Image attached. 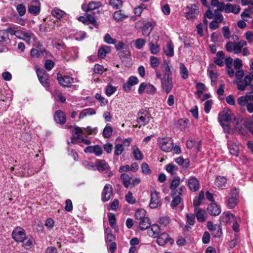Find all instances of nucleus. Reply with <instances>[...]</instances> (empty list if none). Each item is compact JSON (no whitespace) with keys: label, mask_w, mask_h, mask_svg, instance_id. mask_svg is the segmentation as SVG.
Returning <instances> with one entry per match:
<instances>
[{"label":"nucleus","mask_w":253,"mask_h":253,"mask_svg":"<svg viewBox=\"0 0 253 253\" xmlns=\"http://www.w3.org/2000/svg\"><path fill=\"white\" fill-rule=\"evenodd\" d=\"M104 39V41L109 44H114L116 42V40L112 38L108 34L105 35Z\"/></svg>","instance_id":"nucleus-62"},{"label":"nucleus","mask_w":253,"mask_h":253,"mask_svg":"<svg viewBox=\"0 0 253 253\" xmlns=\"http://www.w3.org/2000/svg\"><path fill=\"white\" fill-rule=\"evenodd\" d=\"M187 8L189 9V11L185 13V16L187 19H193L199 14V11L196 4H190Z\"/></svg>","instance_id":"nucleus-12"},{"label":"nucleus","mask_w":253,"mask_h":253,"mask_svg":"<svg viewBox=\"0 0 253 253\" xmlns=\"http://www.w3.org/2000/svg\"><path fill=\"white\" fill-rule=\"evenodd\" d=\"M21 242L23 243V246L26 249H30L32 247L33 244V240L31 239H25L23 240V241Z\"/></svg>","instance_id":"nucleus-57"},{"label":"nucleus","mask_w":253,"mask_h":253,"mask_svg":"<svg viewBox=\"0 0 253 253\" xmlns=\"http://www.w3.org/2000/svg\"><path fill=\"white\" fill-rule=\"evenodd\" d=\"M194 212L199 221H204L207 219V213L205 211L200 208H194Z\"/></svg>","instance_id":"nucleus-18"},{"label":"nucleus","mask_w":253,"mask_h":253,"mask_svg":"<svg viewBox=\"0 0 253 253\" xmlns=\"http://www.w3.org/2000/svg\"><path fill=\"white\" fill-rule=\"evenodd\" d=\"M149 48L152 54H157L160 51V48L157 44L150 43Z\"/></svg>","instance_id":"nucleus-45"},{"label":"nucleus","mask_w":253,"mask_h":253,"mask_svg":"<svg viewBox=\"0 0 253 253\" xmlns=\"http://www.w3.org/2000/svg\"><path fill=\"white\" fill-rule=\"evenodd\" d=\"M146 43V40L139 38L137 39L135 41V47L138 49H140Z\"/></svg>","instance_id":"nucleus-44"},{"label":"nucleus","mask_w":253,"mask_h":253,"mask_svg":"<svg viewBox=\"0 0 253 253\" xmlns=\"http://www.w3.org/2000/svg\"><path fill=\"white\" fill-rule=\"evenodd\" d=\"M212 102L211 100L206 101L204 105V110L206 113H209L211 110Z\"/></svg>","instance_id":"nucleus-61"},{"label":"nucleus","mask_w":253,"mask_h":253,"mask_svg":"<svg viewBox=\"0 0 253 253\" xmlns=\"http://www.w3.org/2000/svg\"><path fill=\"white\" fill-rule=\"evenodd\" d=\"M247 45V42L241 40L238 42H228L225 45L226 49L228 52H234L235 54H239L242 48Z\"/></svg>","instance_id":"nucleus-2"},{"label":"nucleus","mask_w":253,"mask_h":253,"mask_svg":"<svg viewBox=\"0 0 253 253\" xmlns=\"http://www.w3.org/2000/svg\"><path fill=\"white\" fill-rule=\"evenodd\" d=\"M181 202V198L179 195L174 197L171 202L170 206L172 208L176 207Z\"/></svg>","instance_id":"nucleus-52"},{"label":"nucleus","mask_w":253,"mask_h":253,"mask_svg":"<svg viewBox=\"0 0 253 253\" xmlns=\"http://www.w3.org/2000/svg\"><path fill=\"white\" fill-rule=\"evenodd\" d=\"M208 228L211 232V235L215 237H219L222 234L221 225L219 224H213V222H208Z\"/></svg>","instance_id":"nucleus-6"},{"label":"nucleus","mask_w":253,"mask_h":253,"mask_svg":"<svg viewBox=\"0 0 253 253\" xmlns=\"http://www.w3.org/2000/svg\"><path fill=\"white\" fill-rule=\"evenodd\" d=\"M133 155L135 160H142L143 158V155L138 147L134 145L132 148Z\"/></svg>","instance_id":"nucleus-31"},{"label":"nucleus","mask_w":253,"mask_h":253,"mask_svg":"<svg viewBox=\"0 0 253 253\" xmlns=\"http://www.w3.org/2000/svg\"><path fill=\"white\" fill-rule=\"evenodd\" d=\"M207 211L209 213L213 216L218 215L221 212L220 207L214 203L209 205Z\"/></svg>","instance_id":"nucleus-16"},{"label":"nucleus","mask_w":253,"mask_h":253,"mask_svg":"<svg viewBox=\"0 0 253 253\" xmlns=\"http://www.w3.org/2000/svg\"><path fill=\"white\" fill-rule=\"evenodd\" d=\"M228 149L231 155L238 156L239 155V147L235 143L231 142L228 144Z\"/></svg>","instance_id":"nucleus-27"},{"label":"nucleus","mask_w":253,"mask_h":253,"mask_svg":"<svg viewBox=\"0 0 253 253\" xmlns=\"http://www.w3.org/2000/svg\"><path fill=\"white\" fill-rule=\"evenodd\" d=\"M109 229L107 228L105 229V233L107 234L106 241L109 242H113L115 240V237L114 235L109 232Z\"/></svg>","instance_id":"nucleus-58"},{"label":"nucleus","mask_w":253,"mask_h":253,"mask_svg":"<svg viewBox=\"0 0 253 253\" xmlns=\"http://www.w3.org/2000/svg\"><path fill=\"white\" fill-rule=\"evenodd\" d=\"M227 182V179L224 176H217L215 180V184L218 187H223L225 186Z\"/></svg>","instance_id":"nucleus-34"},{"label":"nucleus","mask_w":253,"mask_h":253,"mask_svg":"<svg viewBox=\"0 0 253 253\" xmlns=\"http://www.w3.org/2000/svg\"><path fill=\"white\" fill-rule=\"evenodd\" d=\"M101 6V3L99 1H92L89 3L86 9L84 10L86 12H89L95 10Z\"/></svg>","instance_id":"nucleus-33"},{"label":"nucleus","mask_w":253,"mask_h":253,"mask_svg":"<svg viewBox=\"0 0 253 253\" xmlns=\"http://www.w3.org/2000/svg\"><path fill=\"white\" fill-rule=\"evenodd\" d=\"M28 11L29 13L37 15L41 11V3L38 0H34L28 5Z\"/></svg>","instance_id":"nucleus-8"},{"label":"nucleus","mask_w":253,"mask_h":253,"mask_svg":"<svg viewBox=\"0 0 253 253\" xmlns=\"http://www.w3.org/2000/svg\"><path fill=\"white\" fill-rule=\"evenodd\" d=\"M160 228L157 224H153L151 225L148 228V234L153 238H157L160 234Z\"/></svg>","instance_id":"nucleus-17"},{"label":"nucleus","mask_w":253,"mask_h":253,"mask_svg":"<svg viewBox=\"0 0 253 253\" xmlns=\"http://www.w3.org/2000/svg\"><path fill=\"white\" fill-rule=\"evenodd\" d=\"M16 9L20 16H22L25 14L26 7L23 4H18L16 6Z\"/></svg>","instance_id":"nucleus-49"},{"label":"nucleus","mask_w":253,"mask_h":253,"mask_svg":"<svg viewBox=\"0 0 253 253\" xmlns=\"http://www.w3.org/2000/svg\"><path fill=\"white\" fill-rule=\"evenodd\" d=\"M235 119L233 114L227 108H225L218 115V121L220 123H229L235 120Z\"/></svg>","instance_id":"nucleus-3"},{"label":"nucleus","mask_w":253,"mask_h":253,"mask_svg":"<svg viewBox=\"0 0 253 253\" xmlns=\"http://www.w3.org/2000/svg\"><path fill=\"white\" fill-rule=\"evenodd\" d=\"M154 26V25L152 22H147L142 28L143 35L146 37L149 36Z\"/></svg>","instance_id":"nucleus-24"},{"label":"nucleus","mask_w":253,"mask_h":253,"mask_svg":"<svg viewBox=\"0 0 253 253\" xmlns=\"http://www.w3.org/2000/svg\"><path fill=\"white\" fill-rule=\"evenodd\" d=\"M38 79L42 84L45 87H48L50 85L49 75L43 69L38 68L36 71Z\"/></svg>","instance_id":"nucleus-5"},{"label":"nucleus","mask_w":253,"mask_h":253,"mask_svg":"<svg viewBox=\"0 0 253 253\" xmlns=\"http://www.w3.org/2000/svg\"><path fill=\"white\" fill-rule=\"evenodd\" d=\"M204 198V192L200 191L198 197H196L193 201L194 208H197L201 205L202 201Z\"/></svg>","instance_id":"nucleus-30"},{"label":"nucleus","mask_w":253,"mask_h":253,"mask_svg":"<svg viewBox=\"0 0 253 253\" xmlns=\"http://www.w3.org/2000/svg\"><path fill=\"white\" fill-rule=\"evenodd\" d=\"M51 14L53 16L60 19L65 15L66 13L64 11L57 7H55L51 10Z\"/></svg>","instance_id":"nucleus-32"},{"label":"nucleus","mask_w":253,"mask_h":253,"mask_svg":"<svg viewBox=\"0 0 253 253\" xmlns=\"http://www.w3.org/2000/svg\"><path fill=\"white\" fill-rule=\"evenodd\" d=\"M180 178L179 177L173 179L170 185L169 188L171 190V195L172 196L176 195L175 189L179 185Z\"/></svg>","instance_id":"nucleus-26"},{"label":"nucleus","mask_w":253,"mask_h":253,"mask_svg":"<svg viewBox=\"0 0 253 253\" xmlns=\"http://www.w3.org/2000/svg\"><path fill=\"white\" fill-rule=\"evenodd\" d=\"M161 204L159 193L156 190L151 191V200L149 204L151 208H157Z\"/></svg>","instance_id":"nucleus-9"},{"label":"nucleus","mask_w":253,"mask_h":253,"mask_svg":"<svg viewBox=\"0 0 253 253\" xmlns=\"http://www.w3.org/2000/svg\"><path fill=\"white\" fill-rule=\"evenodd\" d=\"M157 237V242L160 246H163L168 242H169L170 244L173 243V240L166 233L159 234Z\"/></svg>","instance_id":"nucleus-14"},{"label":"nucleus","mask_w":253,"mask_h":253,"mask_svg":"<svg viewBox=\"0 0 253 253\" xmlns=\"http://www.w3.org/2000/svg\"><path fill=\"white\" fill-rule=\"evenodd\" d=\"M124 151L123 144H116L115 146L114 154L117 156L121 155Z\"/></svg>","instance_id":"nucleus-46"},{"label":"nucleus","mask_w":253,"mask_h":253,"mask_svg":"<svg viewBox=\"0 0 253 253\" xmlns=\"http://www.w3.org/2000/svg\"><path fill=\"white\" fill-rule=\"evenodd\" d=\"M224 58V54L222 51H219L216 53V57L214 58V63L217 65L222 67L224 66V62L222 61Z\"/></svg>","instance_id":"nucleus-25"},{"label":"nucleus","mask_w":253,"mask_h":253,"mask_svg":"<svg viewBox=\"0 0 253 253\" xmlns=\"http://www.w3.org/2000/svg\"><path fill=\"white\" fill-rule=\"evenodd\" d=\"M150 114L146 113L144 116H140L137 119L138 125L136 126H138L139 128L141 126H144L150 121Z\"/></svg>","instance_id":"nucleus-21"},{"label":"nucleus","mask_w":253,"mask_h":253,"mask_svg":"<svg viewBox=\"0 0 253 253\" xmlns=\"http://www.w3.org/2000/svg\"><path fill=\"white\" fill-rule=\"evenodd\" d=\"M222 217H223V219L226 220L225 221H228L230 220L237 221L238 220L240 221L241 220L239 216L235 217L233 214L228 212L223 213Z\"/></svg>","instance_id":"nucleus-28"},{"label":"nucleus","mask_w":253,"mask_h":253,"mask_svg":"<svg viewBox=\"0 0 253 253\" xmlns=\"http://www.w3.org/2000/svg\"><path fill=\"white\" fill-rule=\"evenodd\" d=\"M239 243V234L235 233L234 238L230 241L229 243V247L230 248L233 249Z\"/></svg>","instance_id":"nucleus-47"},{"label":"nucleus","mask_w":253,"mask_h":253,"mask_svg":"<svg viewBox=\"0 0 253 253\" xmlns=\"http://www.w3.org/2000/svg\"><path fill=\"white\" fill-rule=\"evenodd\" d=\"M164 66L165 68V74L164 77L162 79V88L164 91L166 92L167 93H169L170 92L173 87L171 72L167 63H165Z\"/></svg>","instance_id":"nucleus-1"},{"label":"nucleus","mask_w":253,"mask_h":253,"mask_svg":"<svg viewBox=\"0 0 253 253\" xmlns=\"http://www.w3.org/2000/svg\"><path fill=\"white\" fill-rule=\"evenodd\" d=\"M161 150L166 152H170L173 148V142L169 137L160 138L158 139Z\"/></svg>","instance_id":"nucleus-4"},{"label":"nucleus","mask_w":253,"mask_h":253,"mask_svg":"<svg viewBox=\"0 0 253 253\" xmlns=\"http://www.w3.org/2000/svg\"><path fill=\"white\" fill-rule=\"evenodd\" d=\"M146 8L145 5L142 3L140 5H139L138 7H135L134 9V13L135 14V15L137 16H140L143 9H144Z\"/></svg>","instance_id":"nucleus-51"},{"label":"nucleus","mask_w":253,"mask_h":253,"mask_svg":"<svg viewBox=\"0 0 253 253\" xmlns=\"http://www.w3.org/2000/svg\"><path fill=\"white\" fill-rule=\"evenodd\" d=\"M113 195V187L111 185L107 184L104 187L102 192V200L103 202L109 201Z\"/></svg>","instance_id":"nucleus-7"},{"label":"nucleus","mask_w":253,"mask_h":253,"mask_svg":"<svg viewBox=\"0 0 253 253\" xmlns=\"http://www.w3.org/2000/svg\"><path fill=\"white\" fill-rule=\"evenodd\" d=\"M12 238L16 242H22L25 238L24 230L20 227L16 228L12 232Z\"/></svg>","instance_id":"nucleus-10"},{"label":"nucleus","mask_w":253,"mask_h":253,"mask_svg":"<svg viewBox=\"0 0 253 253\" xmlns=\"http://www.w3.org/2000/svg\"><path fill=\"white\" fill-rule=\"evenodd\" d=\"M95 114L96 112L94 109L91 108H88L85 109H84L81 111L79 116V118L81 119L87 116L93 115Z\"/></svg>","instance_id":"nucleus-29"},{"label":"nucleus","mask_w":253,"mask_h":253,"mask_svg":"<svg viewBox=\"0 0 253 253\" xmlns=\"http://www.w3.org/2000/svg\"><path fill=\"white\" fill-rule=\"evenodd\" d=\"M95 98L100 102L102 105H106L108 103L107 100L102 97L100 94L96 93L95 94Z\"/></svg>","instance_id":"nucleus-59"},{"label":"nucleus","mask_w":253,"mask_h":253,"mask_svg":"<svg viewBox=\"0 0 253 253\" xmlns=\"http://www.w3.org/2000/svg\"><path fill=\"white\" fill-rule=\"evenodd\" d=\"M227 206L230 209L235 208L237 205V199L235 197H231L227 201Z\"/></svg>","instance_id":"nucleus-48"},{"label":"nucleus","mask_w":253,"mask_h":253,"mask_svg":"<svg viewBox=\"0 0 253 253\" xmlns=\"http://www.w3.org/2000/svg\"><path fill=\"white\" fill-rule=\"evenodd\" d=\"M142 171L143 173L146 174H149L151 172V170L150 169L149 166L146 163H143L141 165Z\"/></svg>","instance_id":"nucleus-55"},{"label":"nucleus","mask_w":253,"mask_h":253,"mask_svg":"<svg viewBox=\"0 0 253 253\" xmlns=\"http://www.w3.org/2000/svg\"><path fill=\"white\" fill-rule=\"evenodd\" d=\"M252 79L250 76H246L243 80H240L236 82L238 89L240 90H245L247 86L250 85Z\"/></svg>","instance_id":"nucleus-13"},{"label":"nucleus","mask_w":253,"mask_h":253,"mask_svg":"<svg viewBox=\"0 0 253 253\" xmlns=\"http://www.w3.org/2000/svg\"><path fill=\"white\" fill-rule=\"evenodd\" d=\"M109 4L114 8L119 9L123 5V1L122 0H110Z\"/></svg>","instance_id":"nucleus-42"},{"label":"nucleus","mask_w":253,"mask_h":253,"mask_svg":"<svg viewBox=\"0 0 253 253\" xmlns=\"http://www.w3.org/2000/svg\"><path fill=\"white\" fill-rule=\"evenodd\" d=\"M188 120L187 119H181L178 121L177 125L178 126L181 130L185 129L187 127L188 125Z\"/></svg>","instance_id":"nucleus-53"},{"label":"nucleus","mask_w":253,"mask_h":253,"mask_svg":"<svg viewBox=\"0 0 253 253\" xmlns=\"http://www.w3.org/2000/svg\"><path fill=\"white\" fill-rule=\"evenodd\" d=\"M164 52L167 56L171 57L173 55V45L170 42H169L167 43L166 46L164 49Z\"/></svg>","instance_id":"nucleus-35"},{"label":"nucleus","mask_w":253,"mask_h":253,"mask_svg":"<svg viewBox=\"0 0 253 253\" xmlns=\"http://www.w3.org/2000/svg\"><path fill=\"white\" fill-rule=\"evenodd\" d=\"M97 169L100 172L110 170V167L107 163L104 160H99L96 162Z\"/></svg>","instance_id":"nucleus-19"},{"label":"nucleus","mask_w":253,"mask_h":253,"mask_svg":"<svg viewBox=\"0 0 253 253\" xmlns=\"http://www.w3.org/2000/svg\"><path fill=\"white\" fill-rule=\"evenodd\" d=\"M54 120L57 123L63 125L65 123L66 119L64 113L59 110L55 113Z\"/></svg>","instance_id":"nucleus-22"},{"label":"nucleus","mask_w":253,"mask_h":253,"mask_svg":"<svg viewBox=\"0 0 253 253\" xmlns=\"http://www.w3.org/2000/svg\"><path fill=\"white\" fill-rule=\"evenodd\" d=\"M126 200L130 204H134L135 202V199L133 197L132 193L130 191L126 195Z\"/></svg>","instance_id":"nucleus-60"},{"label":"nucleus","mask_w":253,"mask_h":253,"mask_svg":"<svg viewBox=\"0 0 253 253\" xmlns=\"http://www.w3.org/2000/svg\"><path fill=\"white\" fill-rule=\"evenodd\" d=\"M121 179H122L124 186L127 188L130 185V177L127 173H122L121 175Z\"/></svg>","instance_id":"nucleus-36"},{"label":"nucleus","mask_w":253,"mask_h":253,"mask_svg":"<svg viewBox=\"0 0 253 253\" xmlns=\"http://www.w3.org/2000/svg\"><path fill=\"white\" fill-rule=\"evenodd\" d=\"M35 38V35L34 34L30 32H27L26 31H24L22 40H24L28 43H30L31 40Z\"/></svg>","instance_id":"nucleus-37"},{"label":"nucleus","mask_w":253,"mask_h":253,"mask_svg":"<svg viewBox=\"0 0 253 253\" xmlns=\"http://www.w3.org/2000/svg\"><path fill=\"white\" fill-rule=\"evenodd\" d=\"M110 51V47L107 46L101 47L98 51V56L100 58H104L107 53Z\"/></svg>","instance_id":"nucleus-38"},{"label":"nucleus","mask_w":253,"mask_h":253,"mask_svg":"<svg viewBox=\"0 0 253 253\" xmlns=\"http://www.w3.org/2000/svg\"><path fill=\"white\" fill-rule=\"evenodd\" d=\"M188 185L189 189L193 191H197L199 188V182L197 178L194 176H191L188 180Z\"/></svg>","instance_id":"nucleus-15"},{"label":"nucleus","mask_w":253,"mask_h":253,"mask_svg":"<svg viewBox=\"0 0 253 253\" xmlns=\"http://www.w3.org/2000/svg\"><path fill=\"white\" fill-rule=\"evenodd\" d=\"M150 64L153 68L158 67L160 64L159 58L155 56H151L150 57Z\"/></svg>","instance_id":"nucleus-54"},{"label":"nucleus","mask_w":253,"mask_h":253,"mask_svg":"<svg viewBox=\"0 0 253 253\" xmlns=\"http://www.w3.org/2000/svg\"><path fill=\"white\" fill-rule=\"evenodd\" d=\"M113 129L110 126L107 125L104 128L103 131V135L104 138H110L112 134Z\"/></svg>","instance_id":"nucleus-39"},{"label":"nucleus","mask_w":253,"mask_h":253,"mask_svg":"<svg viewBox=\"0 0 253 253\" xmlns=\"http://www.w3.org/2000/svg\"><path fill=\"white\" fill-rule=\"evenodd\" d=\"M240 9V7L238 5H233L231 3H227L225 5V11L227 13L232 12L234 14H238Z\"/></svg>","instance_id":"nucleus-23"},{"label":"nucleus","mask_w":253,"mask_h":253,"mask_svg":"<svg viewBox=\"0 0 253 253\" xmlns=\"http://www.w3.org/2000/svg\"><path fill=\"white\" fill-rule=\"evenodd\" d=\"M113 17L117 21H121L127 17L122 10H118L115 12L113 14Z\"/></svg>","instance_id":"nucleus-40"},{"label":"nucleus","mask_w":253,"mask_h":253,"mask_svg":"<svg viewBox=\"0 0 253 253\" xmlns=\"http://www.w3.org/2000/svg\"><path fill=\"white\" fill-rule=\"evenodd\" d=\"M180 73L183 79H186L188 77V72L185 65L181 63H180Z\"/></svg>","instance_id":"nucleus-41"},{"label":"nucleus","mask_w":253,"mask_h":253,"mask_svg":"<svg viewBox=\"0 0 253 253\" xmlns=\"http://www.w3.org/2000/svg\"><path fill=\"white\" fill-rule=\"evenodd\" d=\"M116 91V88L111 84L108 85L106 87V94L107 96H110Z\"/></svg>","instance_id":"nucleus-50"},{"label":"nucleus","mask_w":253,"mask_h":253,"mask_svg":"<svg viewBox=\"0 0 253 253\" xmlns=\"http://www.w3.org/2000/svg\"><path fill=\"white\" fill-rule=\"evenodd\" d=\"M57 80L59 84L63 86H69L73 82V79L69 76H62V75L58 73L57 75Z\"/></svg>","instance_id":"nucleus-11"},{"label":"nucleus","mask_w":253,"mask_h":253,"mask_svg":"<svg viewBox=\"0 0 253 253\" xmlns=\"http://www.w3.org/2000/svg\"><path fill=\"white\" fill-rule=\"evenodd\" d=\"M146 211L143 209H139L136 211L134 216L136 219L140 220V221H149L148 217L145 216Z\"/></svg>","instance_id":"nucleus-20"},{"label":"nucleus","mask_w":253,"mask_h":253,"mask_svg":"<svg viewBox=\"0 0 253 253\" xmlns=\"http://www.w3.org/2000/svg\"><path fill=\"white\" fill-rule=\"evenodd\" d=\"M245 37L247 40L250 43L253 42V33L252 31H248L245 34Z\"/></svg>","instance_id":"nucleus-64"},{"label":"nucleus","mask_w":253,"mask_h":253,"mask_svg":"<svg viewBox=\"0 0 253 253\" xmlns=\"http://www.w3.org/2000/svg\"><path fill=\"white\" fill-rule=\"evenodd\" d=\"M243 64L241 59L236 58L234 61V67L235 69L239 70L242 68Z\"/></svg>","instance_id":"nucleus-63"},{"label":"nucleus","mask_w":253,"mask_h":253,"mask_svg":"<svg viewBox=\"0 0 253 253\" xmlns=\"http://www.w3.org/2000/svg\"><path fill=\"white\" fill-rule=\"evenodd\" d=\"M9 40L8 35L5 30H0V42H6Z\"/></svg>","instance_id":"nucleus-43"},{"label":"nucleus","mask_w":253,"mask_h":253,"mask_svg":"<svg viewBox=\"0 0 253 253\" xmlns=\"http://www.w3.org/2000/svg\"><path fill=\"white\" fill-rule=\"evenodd\" d=\"M54 66V63L50 59L46 60L44 63V67L47 71L51 70Z\"/></svg>","instance_id":"nucleus-56"}]
</instances>
